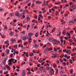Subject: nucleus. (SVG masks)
<instances>
[{
    "mask_svg": "<svg viewBox=\"0 0 76 76\" xmlns=\"http://www.w3.org/2000/svg\"><path fill=\"white\" fill-rule=\"evenodd\" d=\"M64 61L66 62L67 61L66 60V58H64L63 59Z\"/></svg>",
    "mask_w": 76,
    "mask_h": 76,
    "instance_id": "49",
    "label": "nucleus"
},
{
    "mask_svg": "<svg viewBox=\"0 0 76 76\" xmlns=\"http://www.w3.org/2000/svg\"><path fill=\"white\" fill-rule=\"evenodd\" d=\"M54 39V38L53 37H50L49 38V41L51 42V40L52 39Z\"/></svg>",
    "mask_w": 76,
    "mask_h": 76,
    "instance_id": "18",
    "label": "nucleus"
},
{
    "mask_svg": "<svg viewBox=\"0 0 76 76\" xmlns=\"http://www.w3.org/2000/svg\"><path fill=\"white\" fill-rule=\"evenodd\" d=\"M10 16H14V14L13 13H11L9 14Z\"/></svg>",
    "mask_w": 76,
    "mask_h": 76,
    "instance_id": "19",
    "label": "nucleus"
},
{
    "mask_svg": "<svg viewBox=\"0 0 76 76\" xmlns=\"http://www.w3.org/2000/svg\"><path fill=\"white\" fill-rule=\"evenodd\" d=\"M28 37H29V36H33V35H34V34L33 33H29L28 34Z\"/></svg>",
    "mask_w": 76,
    "mask_h": 76,
    "instance_id": "15",
    "label": "nucleus"
},
{
    "mask_svg": "<svg viewBox=\"0 0 76 76\" xmlns=\"http://www.w3.org/2000/svg\"><path fill=\"white\" fill-rule=\"evenodd\" d=\"M56 69V73H58V70L57 69Z\"/></svg>",
    "mask_w": 76,
    "mask_h": 76,
    "instance_id": "37",
    "label": "nucleus"
},
{
    "mask_svg": "<svg viewBox=\"0 0 76 76\" xmlns=\"http://www.w3.org/2000/svg\"><path fill=\"white\" fill-rule=\"evenodd\" d=\"M64 39H68V38L67 37H64Z\"/></svg>",
    "mask_w": 76,
    "mask_h": 76,
    "instance_id": "62",
    "label": "nucleus"
},
{
    "mask_svg": "<svg viewBox=\"0 0 76 76\" xmlns=\"http://www.w3.org/2000/svg\"><path fill=\"white\" fill-rule=\"evenodd\" d=\"M54 51H58L57 50H56V48H54Z\"/></svg>",
    "mask_w": 76,
    "mask_h": 76,
    "instance_id": "51",
    "label": "nucleus"
},
{
    "mask_svg": "<svg viewBox=\"0 0 76 76\" xmlns=\"http://www.w3.org/2000/svg\"><path fill=\"white\" fill-rule=\"evenodd\" d=\"M21 33L23 34H25L26 33V31H23V32H22Z\"/></svg>",
    "mask_w": 76,
    "mask_h": 76,
    "instance_id": "31",
    "label": "nucleus"
},
{
    "mask_svg": "<svg viewBox=\"0 0 76 76\" xmlns=\"http://www.w3.org/2000/svg\"><path fill=\"white\" fill-rule=\"evenodd\" d=\"M26 70H28V71H31V69H28V68H27V69H26Z\"/></svg>",
    "mask_w": 76,
    "mask_h": 76,
    "instance_id": "55",
    "label": "nucleus"
},
{
    "mask_svg": "<svg viewBox=\"0 0 76 76\" xmlns=\"http://www.w3.org/2000/svg\"><path fill=\"white\" fill-rule=\"evenodd\" d=\"M25 20L26 22H28L30 20V18L28 16H27L26 17V18L25 19Z\"/></svg>",
    "mask_w": 76,
    "mask_h": 76,
    "instance_id": "3",
    "label": "nucleus"
},
{
    "mask_svg": "<svg viewBox=\"0 0 76 76\" xmlns=\"http://www.w3.org/2000/svg\"><path fill=\"white\" fill-rule=\"evenodd\" d=\"M56 63H57V64H60V61H59V60H58L56 61Z\"/></svg>",
    "mask_w": 76,
    "mask_h": 76,
    "instance_id": "27",
    "label": "nucleus"
},
{
    "mask_svg": "<svg viewBox=\"0 0 76 76\" xmlns=\"http://www.w3.org/2000/svg\"><path fill=\"white\" fill-rule=\"evenodd\" d=\"M56 28H54L52 30V33H53V32H54L55 31V30H56Z\"/></svg>",
    "mask_w": 76,
    "mask_h": 76,
    "instance_id": "20",
    "label": "nucleus"
},
{
    "mask_svg": "<svg viewBox=\"0 0 76 76\" xmlns=\"http://www.w3.org/2000/svg\"><path fill=\"white\" fill-rule=\"evenodd\" d=\"M47 47V45H45L42 48H45V47Z\"/></svg>",
    "mask_w": 76,
    "mask_h": 76,
    "instance_id": "50",
    "label": "nucleus"
},
{
    "mask_svg": "<svg viewBox=\"0 0 76 76\" xmlns=\"http://www.w3.org/2000/svg\"><path fill=\"white\" fill-rule=\"evenodd\" d=\"M9 41L8 40H7V41L5 42L4 44H7V45H9L10 44L9 43Z\"/></svg>",
    "mask_w": 76,
    "mask_h": 76,
    "instance_id": "11",
    "label": "nucleus"
},
{
    "mask_svg": "<svg viewBox=\"0 0 76 76\" xmlns=\"http://www.w3.org/2000/svg\"><path fill=\"white\" fill-rule=\"evenodd\" d=\"M39 17H40V18H41V17H42V15L40 14V15H39Z\"/></svg>",
    "mask_w": 76,
    "mask_h": 76,
    "instance_id": "58",
    "label": "nucleus"
},
{
    "mask_svg": "<svg viewBox=\"0 0 76 76\" xmlns=\"http://www.w3.org/2000/svg\"><path fill=\"white\" fill-rule=\"evenodd\" d=\"M53 66H54L55 67H57V64H55L53 65Z\"/></svg>",
    "mask_w": 76,
    "mask_h": 76,
    "instance_id": "61",
    "label": "nucleus"
},
{
    "mask_svg": "<svg viewBox=\"0 0 76 76\" xmlns=\"http://www.w3.org/2000/svg\"><path fill=\"white\" fill-rule=\"evenodd\" d=\"M65 58H66L67 57V55H65L64 56Z\"/></svg>",
    "mask_w": 76,
    "mask_h": 76,
    "instance_id": "54",
    "label": "nucleus"
},
{
    "mask_svg": "<svg viewBox=\"0 0 76 76\" xmlns=\"http://www.w3.org/2000/svg\"><path fill=\"white\" fill-rule=\"evenodd\" d=\"M13 56V54L12 53L11 54V55H10V57H12Z\"/></svg>",
    "mask_w": 76,
    "mask_h": 76,
    "instance_id": "57",
    "label": "nucleus"
},
{
    "mask_svg": "<svg viewBox=\"0 0 76 76\" xmlns=\"http://www.w3.org/2000/svg\"><path fill=\"white\" fill-rule=\"evenodd\" d=\"M39 47V45H37L35 44L34 45H33L34 48H38V47Z\"/></svg>",
    "mask_w": 76,
    "mask_h": 76,
    "instance_id": "10",
    "label": "nucleus"
},
{
    "mask_svg": "<svg viewBox=\"0 0 76 76\" xmlns=\"http://www.w3.org/2000/svg\"><path fill=\"white\" fill-rule=\"evenodd\" d=\"M48 45H50V46H51V44L50 43V42H48L47 43Z\"/></svg>",
    "mask_w": 76,
    "mask_h": 76,
    "instance_id": "44",
    "label": "nucleus"
},
{
    "mask_svg": "<svg viewBox=\"0 0 76 76\" xmlns=\"http://www.w3.org/2000/svg\"><path fill=\"white\" fill-rule=\"evenodd\" d=\"M70 63L72 64V63H73V61L72 59H70L69 60Z\"/></svg>",
    "mask_w": 76,
    "mask_h": 76,
    "instance_id": "33",
    "label": "nucleus"
},
{
    "mask_svg": "<svg viewBox=\"0 0 76 76\" xmlns=\"http://www.w3.org/2000/svg\"><path fill=\"white\" fill-rule=\"evenodd\" d=\"M3 10H4V9H0V12H1V11H3Z\"/></svg>",
    "mask_w": 76,
    "mask_h": 76,
    "instance_id": "47",
    "label": "nucleus"
},
{
    "mask_svg": "<svg viewBox=\"0 0 76 76\" xmlns=\"http://www.w3.org/2000/svg\"><path fill=\"white\" fill-rule=\"evenodd\" d=\"M27 44H28V43H27V42H25L24 43V45H26Z\"/></svg>",
    "mask_w": 76,
    "mask_h": 76,
    "instance_id": "36",
    "label": "nucleus"
},
{
    "mask_svg": "<svg viewBox=\"0 0 76 76\" xmlns=\"http://www.w3.org/2000/svg\"><path fill=\"white\" fill-rule=\"evenodd\" d=\"M70 23V25H73V23H73V22H72V21H70L69 22Z\"/></svg>",
    "mask_w": 76,
    "mask_h": 76,
    "instance_id": "29",
    "label": "nucleus"
},
{
    "mask_svg": "<svg viewBox=\"0 0 76 76\" xmlns=\"http://www.w3.org/2000/svg\"><path fill=\"white\" fill-rule=\"evenodd\" d=\"M36 4H41V2L39 1H37L36 2Z\"/></svg>",
    "mask_w": 76,
    "mask_h": 76,
    "instance_id": "16",
    "label": "nucleus"
},
{
    "mask_svg": "<svg viewBox=\"0 0 76 76\" xmlns=\"http://www.w3.org/2000/svg\"><path fill=\"white\" fill-rule=\"evenodd\" d=\"M9 61H10L11 62H12L13 61V63H16L17 62V60L14 59H12L9 60Z\"/></svg>",
    "mask_w": 76,
    "mask_h": 76,
    "instance_id": "5",
    "label": "nucleus"
},
{
    "mask_svg": "<svg viewBox=\"0 0 76 76\" xmlns=\"http://www.w3.org/2000/svg\"><path fill=\"white\" fill-rule=\"evenodd\" d=\"M0 73H1V74H2V73H3V70H1L0 71Z\"/></svg>",
    "mask_w": 76,
    "mask_h": 76,
    "instance_id": "53",
    "label": "nucleus"
},
{
    "mask_svg": "<svg viewBox=\"0 0 76 76\" xmlns=\"http://www.w3.org/2000/svg\"><path fill=\"white\" fill-rule=\"evenodd\" d=\"M48 51H49V50H48V47H47L44 50V53H47Z\"/></svg>",
    "mask_w": 76,
    "mask_h": 76,
    "instance_id": "4",
    "label": "nucleus"
},
{
    "mask_svg": "<svg viewBox=\"0 0 76 76\" xmlns=\"http://www.w3.org/2000/svg\"><path fill=\"white\" fill-rule=\"evenodd\" d=\"M61 75H63L64 74V72L63 71H61Z\"/></svg>",
    "mask_w": 76,
    "mask_h": 76,
    "instance_id": "26",
    "label": "nucleus"
},
{
    "mask_svg": "<svg viewBox=\"0 0 76 76\" xmlns=\"http://www.w3.org/2000/svg\"><path fill=\"white\" fill-rule=\"evenodd\" d=\"M5 45H4L3 46V50H5Z\"/></svg>",
    "mask_w": 76,
    "mask_h": 76,
    "instance_id": "39",
    "label": "nucleus"
},
{
    "mask_svg": "<svg viewBox=\"0 0 76 76\" xmlns=\"http://www.w3.org/2000/svg\"><path fill=\"white\" fill-rule=\"evenodd\" d=\"M31 3H30L28 4V6H31Z\"/></svg>",
    "mask_w": 76,
    "mask_h": 76,
    "instance_id": "40",
    "label": "nucleus"
},
{
    "mask_svg": "<svg viewBox=\"0 0 76 76\" xmlns=\"http://www.w3.org/2000/svg\"><path fill=\"white\" fill-rule=\"evenodd\" d=\"M10 62L8 63L9 66H11V65H12V63H11V62H11V61H10Z\"/></svg>",
    "mask_w": 76,
    "mask_h": 76,
    "instance_id": "24",
    "label": "nucleus"
},
{
    "mask_svg": "<svg viewBox=\"0 0 76 76\" xmlns=\"http://www.w3.org/2000/svg\"><path fill=\"white\" fill-rule=\"evenodd\" d=\"M25 15V11H23L22 12L20 13V17H22L24 19H25L26 17Z\"/></svg>",
    "mask_w": 76,
    "mask_h": 76,
    "instance_id": "2",
    "label": "nucleus"
},
{
    "mask_svg": "<svg viewBox=\"0 0 76 76\" xmlns=\"http://www.w3.org/2000/svg\"><path fill=\"white\" fill-rule=\"evenodd\" d=\"M51 54H53V55L54 53H55V52H54V51H53L51 52Z\"/></svg>",
    "mask_w": 76,
    "mask_h": 76,
    "instance_id": "35",
    "label": "nucleus"
},
{
    "mask_svg": "<svg viewBox=\"0 0 76 76\" xmlns=\"http://www.w3.org/2000/svg\"><path fill=\"white\" fill-rule=\"evenodd\" d=\"M22 76H26V73H25V70H24L22 72Z\"/></svg>",
    "mask_w": 76,
    "mask_h": 76,
    "instance_id": "9",
    "label": "nucleus"
},
{
    "mask_svg": "<svg viewBox=\"0 0 76 76\" xmlns=\"http://www.w3.org/2000/svg\"><path fill=\"white\" fill-rule=\"evenodd\" d=\"M54 70L53 69H52V71L50 72V74L51 76L52 75H54Z\"/></svg>",
    "mask_w": 76,
    "mask_h": 76,
    "instance_id": "6",
    "label": "nucleus"
},
{
    "mask_svg": "<svg viewBox=\"0 0 76 76\" xmlns=\"http://www.w3.org/2000/svg\"><path fill=\"white\" fill-rule=\"evenodd\" d=\"M73 70L72 69L71 70V72H70L71 73H73Z\"/></svg>",
    "mask_w": 76,
    "mask_h": 76,
    "instance_id": "63",
    "label": "nucleus"
},
{
    "mask_svg": "<svg viewBox=\"0 0 76 76\" xmlns=\"http://www.w3.org/2000/svg\"><path fill=\"white\" fill-rule=\"evenodd\" d=\"M5 66L6 67H7V68L8 69V70H10L11 69V68H10V66H8V65H6Z\"/></svg>",
    "mask_w": 76,
    "mask_h": 76,
    "instance_id": "12",
    "label": "nucleus"
},
{
    "mask_svg": "<svg viewBox=\"0 0 76 76\" xmlns=\"http://www.w3.org/2000/svg\"><path fill=\"white\" fill-rule=\"evenodd\" d=\"M51 67H47L46 68V69L47 70H50L51 69Z\"/></svg>",
    "mask_w": 76,
    "mask_h": 76,
    "instance_id": "17",
    "label": "nucleus"
},
{
    "mask_svg": "<svg viewBox=\"0 0 76 76\" xmlns=\"http://www.w3.org/2000/svg\"><path fill=\"white\" fill-rule=\"evenodd\" d=\"M30 61H33V58H30Z\"/></svg>",
    "mask_w": 76,
    "mask_h": 76,
    "instance_id": "28",
    "label": "nucleus"
},
{
    "mask_svg": "<svg viewBox=\"0 0 76 76\" xmlns=\"http://www.w3.org/2000/svg\"><path fill=\"white\" fill-rule=\"evenodd\" d=\"M26 54V52H24L23 54L22 55V56H23V57H24L25 56V54Z\"/></svg>",
    "mask_w": 76,
    "mask_h": 76,
    "instance_id": "30",
    "label": "nucleus"
},
{
    "mask_svg": "<svg viewBox=\"0 0 76 76\" xmlns=\"http://www.w3.org/2000/svg\"><path fill=\"white\" fill-rule=\"evenodd\" d=\"M15 37H18V34H16L15 35Z\"/></svg>",
    "mask_w": 76,
    "mask_h": 76,
    "instance_id": "64",
    "label": "nucleus"
},
{
    "mask_svg": "<svg viewBox=\"0 0 76 76\" xmlns=\"http://www.w3.org/2000/svg\"><path fill=\"white\" fill-rule=\"evenodd\" d=\"M51 10L53 11H55V9H54L53 8H52Z\"/></svg>",
    "mask_w": 76,
    "mask_h": 76,
    "instance_id": "56",
    "label": "nucleus"
},
{
    "mask_svg": "<svg viewBox=\"0 0 76 76\" xmlns=\"http://www.w3.org/2000/svg\"><path fill=\"white\" fill-rule=\"evenodd\" d=\"M57 52H55V53H54L53 55H57Z\"/></svg>",
    "mask_w": 76,
    "mask_h": 76,
    "instance_id": "46",
    "label": "nucleus"
},
{
    "mask_svg": "<svg viewBox=\"0 0 76 76\" xmlns=\"http://www.w3.org/2000/svg\"><path fill=\"white\" fill-rule=\"evenodd\" d=\"M22 39L23 40L25 41L26 40V39H28V41H32V38H31V37H29L28 36H23L22 37Z\"/></svg>",
    "mask_w": 76,
    "mask_h": 76,
    "instance_id": "1",
    "label": "nucleus"
},
{
    "mask_svg": "<svg viewBox=\"0 0 76 76\" xmlns=\"http://www.w3.org/2000/svg\"><path fill=\"white\" fill-rule=\"evenodd\" d=\"M48 50L49 51H52V50H53V49L52 48L48 47Z\"/></svg>",
    "mask_w": 76,
    "mask_h": 76,
    "instance_id": "21",
    "label": "nucleus"
},
{
    "mask_svg": "<svg viewBox=\"0 0 76 76\" xmlns=\"http://www.w3.org/2000/svg\"><path fill=\"white\" fill-rule=\"evenodd\" d=\"M11 41L12 42V44H14V42L16 41V40L15 38H13L11 39Z\"/></svg>",
    "mask_w": 76,
    "mask_h": 76,
    "instance_id": "7",
    "label": "nucleus"
},
{
    "mask_svg": "<svg viewBox=\"0 0 76 76\" xmlns=\"http://www.w3.org/2000/svg\"><path fill=\"white\" fill-rule=\"evenodd\" d=\"M15 16H18V17H19V18H20V16H19V12H18V11H17L16 12Z\"/></svg>",
    "mask_w": 76,
    "mask_h": 76,
    "instance_id": "8",
    "label": "nucleus"
},
{
    "mask_svg": "<svg viewBox=\"0 0 76 76\" xmlns=\"http://www.w3.org/2000/svg\"><path fill=\"white\" fill-rule=\"evenodd\" d=\"M61 32H60L59 33V34H58L57 35L58 36V37H60L61 35Z\"/></svg>",
    "mask_w": 76,
    "mask_h": 76,
    "instance_id": "22",
    "label": "nucleus"
},
{
    "mask_svg": "<svg viewBox=\"0 0 76 76\" xmlns=\"http://www.w3.org/2000/svg\"><path fill=\"white\" fill-rule=\"evenodd\" d=\"M1 68H2V70H6V67H1Z\"/></svg>",
    "mask_w": 76,
    "mask_h": 76,
    "instance_id": "32",
    "label": "nucleus"
},
{
    "mask_svg": "<svg viewBox=\"0 0 76 76\" xmlns=\"http://www.w3.org/2000/svg\"><path fill=\"white\" fill-rule=\"evenodd\" d=\"M66 40H64V45H66Z\"/></svg>",
    "mask_w": 76,
    "mask_h": 76,
    "instance_id": "45",
    "label": "nucleus"
},
{
    "mask_svg": "<svg viewBox=\"0 0 76 76\" xmlns=\"http://www.w3.org/2000/svg\"><path fill=\"white\" fill-rule=\"evenodd\" d=\"M66 48H67V49H69H69H71V47H69L67 46Z\"/></svg>",
    "mask_w": 76,
    "mask_h": 76,
    "instance_id": "52",
    "label": "nucleus"
},
{
    "mask_svg": "<svg viewBox=\"0 0 76 76\" xmlns=\"http://www.w3.org/2000/svg\"><path fill=\"white\" fill-rule=\"evenodd\" d=\"M61 42H63V39H61Z\"/></svg>",
    "mask_w": 76,
    "mask_h": 76,
    "instance_id": "60",
    "label": "nucleus"
},
{
    "mask_svg": "<svg viewBox=\"0 0 76 76\" xmlns=\"http://www.w3.org/2000/svg\"><path fill=\"white\" fill-rule=\"evenodd\" d=\"M12 26H16V25L15 24L13 23Z\"/></svg>",
    "mask_w": 76,
    "mask_h": 76,
    "instance_id": "43",
    "label": "nucleus"
},
{
    "mask_svg": "<svg viewBox=\"0 0 76 76\" xmlns=\"http://www.w3.org/2000/svg\"><path fill=\"white\" fill-rule=\"evenodd\" d=\"M72 7L73 8V9H74V10H75V9L76 7H75V5H73L72 6Z\"/></svg>",
    "mask_w": 76,
    "mask_h": 76,
    "instance_id": "38",
    "label": "nucleus"
},
{
    "mask_svg": "<svg viewBox=\"0 0 76 76\" xmlns=\"http://www.w3.org/2000/svg\"><path fill=\"white\" fill-rule=\"evenodd\" d=\"M6 52L7 54H9V53H10V50L9 49H7L6 50Z\"/></svg>",
    "mask_w": 76,
    "mask_h": 76,
    "instance_id": "13",
    "label": "nucleus"
},
{
    "mask_svg": "<svg viewBox=\"0 0 76 76\" xmlns=\"http://www.w3.org/2000/svg\"><path fill=\"white\" fill-rule=\"evenodd\" d=\"M7 26H5L4 27V29H7Z\"/></svg>",
    "mask_w": 76,
    "mask_h": 76,
    "instance_id": "41",
    "label": "nucleus"
},
{
    "mask_svg": "<svg viewBox=\"0 0 76 76\" xmlns=\"http://www.w3.org/2000/svg\"><path fill=\"white\" fill-rule=\"evenodd\" d=\"M10 35H13V33L12 32H11V33H10Z\"/></svg>",
    "mask_w": 76,
    "mask_h": 76,
    "instance_id": "42",
    "label": "nucleus"
},
{
    "mask_svg": "<svg viewBox=\"0 0 76 76\" xmlns=\"http://www.w3.org/2000/svg\"><path fill=\"white\" fill-rule=\"evenodd\" d=\"M26 57H28L29 55H28V52H26Z\"/></svg>",
    "mask_w": 76,
    "mask_h": 76,
    "instance_id": "34",
    "label": "nucleus"
},
{
    "mask_svg": "<svg viewBox=\"0 0 76 76\" xmlns=\"http://www.w3.org/2000/svg\"><path fill=\"white\" fill-rule=\"evenodd\" d=\"M42 10H43V12H45V9L43 8H42Z\"/></svg>",
    "mask_w": 76,
    "mask_h": 76,
    "instance_id": "23",
    "label": "nucleus"
},
{
    "mask_svg": "<svg viewBox=\"0 0 76 76\" xmlns=\"http://www.w3.org/2000/svg\"><path fill=\"white\" fill-rule=\"evenodd\" d=\"M3 64L4 65H5V64H6V61H4V63H3Z\"/></svg>",
    "mask_w": 76,
    "mask_h": 76,
    "instance_id": "59",
    "label": "nucleus"
},
{
    "mask_svg": "<svg viewBox=\"0 0 76 76\" xmlns=\"http://www.w3.org/2000/svg\"><path fill=\"white\" fill-rule=\"evenodd\" d=\"M66 34L67 36V35H69V36H70V33H68V32L66 33Z\"/></svg>",
    "mask_w": 76,
    "mask_h": 76,
    "instance_id": "25",
    "label": "nucleus"
},
{
    "mask_svg": "<svg viewBox=\"0 0 76 76\" xmlns=\"http://www.w3.org/2000/svg\"><path fill=\"white\" fill-rule=\"evenodd\" d=\"M60 42L59 41H58L56 40V41L54 43V44H60Z\"/></svg>",
    "mask_w": 76,
    "mask_h": 76,
    "instance_id": "14",
    "label": "nucleus"
},
{
    "mask_svg": "<svg viewBox=\"0 0 76 76\" xmlns=\"http://www.w3.org/2000/svg\"><path fill=\"white\" fill-rule=\"evenodd\" d=\"M46 27L47 28V30H48V28L49 27V26H46Z\"/></svg>",
    "mask_w": 76,
    "mask_h": 76,
    "instance_id": "48",
    "label": "nucleus"
}]
</instances>
